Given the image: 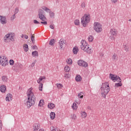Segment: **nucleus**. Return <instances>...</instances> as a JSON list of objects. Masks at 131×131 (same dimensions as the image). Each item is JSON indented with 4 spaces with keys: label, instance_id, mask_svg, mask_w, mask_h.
I'll return each instance as SVG.
<instances>
[{
    "label": "nucleus",
    "instance_id": "nucleus-1",
    "mask_svg": "<svg viewBox=\"0 0 131 131\" xmlns=\"http://www.w3.org/2000/svg\"><path fill=\"white\" fill-rule=\"evenodd\" d=\"M27 101L26 105L28 108H30L31 106H33L35 104V100L36 98L33 93V88H30L27 92Z\"/></svg>",
    "mask_w": 131,
    "mask_h": 131
},
{
    "label": "nucleus",
    "instance_id": "nucleus-2",
    "mask_svg": "<svg viewBox=\"0 0 131 131\" xmlns=\"http://www.w3.org/2000/svg\"><path fill=\"white\" fill-rule=\"evenodd\" d=\"M80 44L81 50L84 52H85V53H87V54H93V48H92V47L89 45L86 41L85 40H81Z\"/></svg>",
    "mask_w": 131,
    "mask_h": 131
},
{
    "label": "nucleus",
    "instance_id": "nucleus-3",
    "mask_svg": "<svg viewBox=\"0 0 131 131\" xmlns=\"http://www.w3.org/2000/svg\"><path fill=\"white\" fill-rule=\"evenodd\" d=\"M92 17L90 13L84 14L81 18V24L82 27H88V25L91 23Z\"/></svg>",
    "mask_w": 131,
    "mask_h": 131
},
{
    "label": "nucleus",
    "instance_id": "nucleus-4",
    "mask_svg": "<svg viewBox=\"0 0 131 131\" xmlns=\"http://www.w3.org/2000/svg\"><path fill=\"white\" fill-rule=\"evenodd\" d=\"M100 90L101 91L102 97H103V98H106V96H107L110 91L109 83L107 82L102 83Z\"/></svg>",
    "mask_w": 131,
    "mask_h": 131
},
{
    "label": "nucleus",
    "instance_id": "nucleus-5",
    "mask_svg": "<svg viewBox=\"0 0 131 131\" xmlns=\"http://www.w3.org/2000/svg\"><path fill=\"white\" fill-rule=\"evenodd\" d=\"M44 11L42 10V9H40L38 10V16L40 19L41 20L40 23L41 24H43V25H48V19H47V17L43 15Z\"/></svg>",
    "mask_w": 131,
    "mask_h": 131
},
{
    "label": "nucleus",
    "instance_id": "nucleus-6",
    "mask_svg": "<svg viewBox=\"0 0 131 131\" xmlns=\"http://www.w3.org/2000/svg\"><path fill=\"white\" fill-rule=\"evenodd\" d=\"M15 41V34L14 33H9L4 37V41L6 43Z\"/></svg>",
    "mask_w": 131,
    "mask_h": 131
},
{
    "label": "nucleus",
    "instance_id": "nucleus-7",
    "mask_svg": "<svg viewBox=\"0 0 131 131\" xmlns=\"http://www.w3.org/2000/svg\"><path fill=\"white\" fill-rule=\"evenodd\" d=\"M93 28L96 32L100 33L103 30L102 24L99 22H95L93 24Z\"/></svg>",
    "mask_w": 131,
    "mask_h": 131
},
{
    "label": "nucleus",
    "instance_id": "nucleus-8",
    "mask_svg": "<svg viewBox=\"0 0 131 131\" xmlns=\"http://www.w3.org/2000/svg\"><path fill=\"white\" fill-rule=\"evenodd\" d=\"M0 65L3 67H6L9 65V59H8L7 57L0 55Z\"/></svg>",
    "mask_w": 131,
    "mask_h": 131
},
{
    "label": "nucleus",
    "instance_id": "nucleus-9",
    "mask_svg": "<svg viewBox=\"0 0 131 131\" xmlns=\"http://www.w3.org/2000/svg\"><path fill=\"white\" fill-rule=\"evenodd\" d=\"M110 79H111L114 82L118 81V82H121V79L119 76L115 75L113 74H110L109 76Z\"/></svg>",
    "mask_w": 131,
    "mask_h": 131
},
{
    "label": "nucleus",
    "instance_id": "nucleus-10",
    "mask_svg": "<svg viewBox=\"0 0 131 131\" xmlns=\"http://www.w3.org/2000/svg\"><path fill=\"white\" fill-rule=\"evenodd\" d=\"M117 31H116V29L114 28H112L110 30V38L111 39H115V36H116L117 34Z\"/></svg>",
    "mask_w": 131,
    "mask_h": 131
},
{
    "label": "nucleus",
    "instance_id": "nucleus-11",
    "mask_svg": "<svg viewBox=\"0 0 131 131\" xmlns=\"http://www.w3.org/2000/svg\"><path fill=\"white\" fill-rule=\"evenodd\" d=\"M78 65L81 66V67H84V68H86L89 66L88 62H85L83 60H79L77 62Z\"/></svg>",
    "mask_w": 131,
    "mask_h": 131
},
{
    "label": "nucleus",
    "instance_id": "nucleus-12",
    "mask_svg": "<svg viewBox=\"0 0 131 131\" xmlns=\"http://www.w3.org/2000/svg\"><path fill=\"white\" fill-rule=\"evenodd\" d=\"M59 46L60 50H64V49H65V46H66V43H65V41L63 39H61L59 41Z\"/></svg>",
    "mask_w": 131,
    "mask_h": 131
},
{
    "label": "nucleus",
    "instance_id": "nucleus-13",
    "mask_svg": "<svg viewBox=\"0 0 131 131\" xmlns=\"http://www.w3.org/2000/svg\"><path fill=\"white\" fill-rule=\"evenodd\" d=\"M40 125L39 123H35L33 126V131H40Z\"/></svg>",
    "mask_w": 131,
    "mask_h": 131
},
{
    "label": "nucleus",
    "instance_id": "nucleus-14",
    "mask_svg": "<svg viewBox=\"0 0 131 131\" xmlns=\"http://www.w3.org/2000/svg\"><path fill=\"white\" fill-rule=\"evenodd\" d=\"M45 81H46V76H40L39 78L37 80V83H45Z\"/></svg>",
    "mask_w": 131,
    "mask_h": 131
},
{
    "label": "nucleus",
    "instance_id": "nucleus-15",
    "mask_svg": "<svg viewBox=\"0 0 131 131\" xmlns=\"http://www.w3.org/2000/svg\"><path fill=\"white\" fill-rule=\"evenodd\" d=\"M0 22L1 24H7V17L5 16L0 15Z\"/></svg>",
    "mask_w": 131,
    "mask_h": 131
},
{
    "label": "nucleus",
    "instance_id": "nucleus-16",
    "mask_svg": "<svg viewBox=\"0 0 131 131\" xmlns=\"http://www.w3.org/2000/svg\"><path fill=\"white\" fill-rule=\"evenodd\" d=\"M13 100V95L11 93H8L6 95V102H11Z\"/></svg>",
    "mask_w": 131,
    "mask_h": 131
},
{
    "label": "nucleus",
    "instance_id": "nucleus-17",
    "mask_svg": "<svg viewBox=\"0 0 131 131\" xmlns=\"http://www.w3.org/2000/svg\"><path fill=\"white\" fill-rule=\"evenodd\" d=\"M80 116L82 119H85V118L88 117V114L85 111H82L80 112Z\"/></svg>",
    "mask_w": 131,
    "mask_h": 131
},
{
    "label": "nucleus",
    "instance_id": "nucleus-18",
    "mask_svg": "<svg viewBox=\"0 0 131 131\" xmlns=\"http://www.w3.org/2000/svg\"><path fill=\"white\" fill-rule=\"evenodd\" d=\"M0 91L1 93H3V94H5L6 92L7 91V86L5 85H3L0 86Z\"/></svg>",
    "mask_w": 131,
    "mask_h": 131
},
{
    "label": "nucleus",
    "instance_id": "nucleus-19",
    "mask_svg": "<svg viewBox=\"0 0 131 131\" xmlns=\"http://www.w3.org/2000/svg\"><path fill=\"white\" fill-rule=\"evenodd\" d=\"M66 62L67 64H68V65H72V63H73V61H72V59L70 58H68L66 59Z\"/></svg>",
    "mask_w": 131,
    "mask_h": 131
},
{
    "label": "nucleus",
    "instance_id": "nucleus-20",
    "mask_svg": "<svg viewBox=\"0 0 131 131\" xmlns=\"http://www.w3.org/2000/svg\"><path fill=\"white\" fill-rule=\"evenodd\" d=\"M41 9L42 11H45L46 13H50L51 11V10L46 6H42Z\"/></svg>",
    "mask_w": 131,
    "mask_h": 131
},
{
    "label": "nucleus",
    "instance_id": "nucleus-21",
    "mask_svg": "<svg viewBox=\"0 0 131 131\" xmlns=\"http://www.w3.org/2000/svg\"><path fill=\"white\" fill-rule=\"evenodd\" d=\"M70 70H71V68H70L69 66L68 65L65 66L64 68V71H65V72H70Z\"/></svg>",
    "mask_w": 131,
    "mask_h": 131
},
{
    "label": "nucleus",
    "instance_id": "nucleus-22",
    "mask_svg": "<svg viewBox=\"0 0 131 131\" xmlns=\"http://www.w3.org/2000/svg\"><path fill=\"white\" fill-rule=\"evenodd\" d=\"M81 76L79 75H77L76 76V78H75V80L76 81H77L78 82H80V81H81Z\"/></svg>",
    "mask_w": 131,
    "mask_h": 131
},
{
    "label": "nucleus",
    "instance_id": "nucleus-23",
    "mask_svg": "<svg viewBox=\"0 0 131 131\" xmlns=\"http://www.w3.org/2000/svg\"><path fill=\"white\" fill-rule=\"evenodd\" d=\"M50 116L51 119L53 120L55 119V118H56V114H55V113L54 112H51L50 114Z\"/></svg>",
    "mask_w": 131,
    "mask_h": 131
},
{
    "label": "nucleus",
    "instance_id": "nucleus-24",
    "mask_svg": "<svg viewBox=\"0 0 131 131\" xmlns=\"http://www.w3.org/2000/svg\"><path fill=\"white\" fill-rule=\"evenodd\" d=\"M94 38L93 35H89L88 37V41H89V42H93V41H94Z\"/></svg>",
    "mask_w": 131,
    "mask_h": 131
},
{
    "label": "nucleus",
    "instance_id": "nucleus-25",
    "mask_svg": "<svg viewBox=\"0 0 131 131\" xmlns=\"http://www.w3.org/2000/svg\"><path fill=\"white\" fill-rule=\"evenodd\" d=\"M74 23L76 26H79L80 25V20H79V19H75L74 21Z\"/></svg>",
    "mask_w": 131,
    "mask_h": 131
},
{
    "label": "nucleus",
    "instance_id": "nucleus-26",
    "mask_svg": "<svg viewBox=\"0 0 131 131\" xmlns=\"http://www.w3.org/2000/svg\"><path fill=\"white\" fill-rule=\"evenodd\" d=\"M55 104L53 103H49L48 105V108H49V109H54V108H55Z\"/></svg>",
    "mask_w": 131,
    "mask_h": 131
},
{
    "label": "nucleus",
    "instance_id": "nucleus-27",
    "mask_svg": "<svg viewBox=\"0 0 131 131\" xmlns=\"http://www.w3.org/2000/svg\"><path fill=\"white\" fill-rule=\"evenodd\" d=\"M43 105H45V100H40L39 101L38 106L39 107H43Z\"/></svg>",
    "mask_w": 131,
    "mask_h": 131
},
{
    "label": "nucleus",
    "instance_id": "nucleus-28",
    "mask_svg": "<svg viewBox=\"0 0 131 131\" xmlns=\"http://www.w3.org/2000/svg\"><path fill=\"white\" fill-rule=\"evenodd\" d=\"M72 108L73 110H77L78 106H77V104L75 103V102H74L72 105Z\"/></svg>",
    "mask_w": 131,
    "mask_h": 131
},
{
    "label": "nucleus",
    "instance_id": "nucleus-29",
    "mask_svg": "<svg viewBox=\"0 0 131 131\" xmlns=\"http://www.w3.org/2000/svg\"><path fill=\"white\" fill-rule=\"evenodd\" d=\"M24 50L25 52H28L29 48H28V45L24 44L23 46Z\"/></svg>",
    "mask_w": 131,
    "mask_h": 131
},
{
    "label": "nucleus",
    "instance_id": "nucleus-30",
    "mask_svg": "<svg viewBox=\"0 0 131 131\" xmlns=\"http://www.w3.org/2000/svg\"><path fill=\"white\" fill-rule=\"evenodd\" d=\"M2 80L3 81V82H7V81H8V77H7V76H2Z\"/></svg>",
    "mask_w": 131,
    "mask_h": 131
},
{
    "label": "nucleus",
    "instance_id": "nucleus-31",
    "mask_svg": "<svg viewBox=\"0 0 131 131\" xmlns=\"http://www.w3.org/2000/svg\"><path fill=\"white\" fill-rule=\"evenodd\" d=\"M73 52L75 55H76L78 53V48L75 47L73 49Z\"/></svg>",
    "mask_w": 131,
    "mask_h": 131
},
{
    "label": "nucleus",
    "instance_id": "nucleus-32",
    "mask_svg": "<svg viewBox=\"0 0 131 131\" xmlns=\"http://www.w3.org/2000/svg\"><path fill=\"white\" fill-rule=\"evenodd\" d=\"M112 59L114 61H117V59H118V56H117V54H114L112 56Z\"/></svg>",
    "mask_w": 131,
    "mask_h": 131
},
{
    "label": "nucleus",
    "instance_id": "nucleus-33",
    "mask_svg": "<svg viewBox=\"0 0 131 131\" xmlns=\"http://www.w3.org/2000/svg\"><path fill=\"white\" fill-rule=\"evenodd\" d=\"M56 86L57 89H58V90H61V89L63 88V84L61 83H57L56 84Z\"/></svg>",
    "mask_w": 131,
    "mask_h": 131
},
{
    "label": "nucleus",
    "instance_id": "nucleus-34",
    "mask_svg": "<svg viewBox=\"0 0 131 131\" xmlns=\"http://www.w3.org/2000/svg\"><path fill=\"white\" fill-rule=\"evenodd\" d=\"M71 119L73 121H75L77 119V116L75 114H72L71 115Z\"/></svg>",
    "mask_w": 131,
    "mask_h": 131
},
{
    "label": "nucleus",
    "instance_id": "nucleus-35",
    "mask_svg": "<svg viewBox=\"0 0 131 131\" xmlns=\"http://www.w3.org/2000/svg\"><path fill=\"white\" fill-rule=\"evenodd\" d=\"M51 131H61L60 129L53 126L51 127Z\"/></svg>",
    "mask_w": 131,
    "mask_h": 131
},
{
    "label": "nucleus",
    "instance_id": "nucleus-36",
    "mask_svg": "<svg viewBox=\"0 0 131 131\" xmlns=\"http://www.w3.org/2000/svg\"><path fill=\"white\" fill-rule=\"evenodd\" d=\"M43 86V83H40L39 84L38 86V90L40 91V92H42V88Z\"/></svg>",
    "mask_w": 131,
    "mask_h": 131
},
{
    "label": "nucleus",
    "instance_id": "nucleus-37",
    "mask_svg": "<svg viewBox=\"0 0 131 131\" xmlns=\"http://www.w3.org/2000/svg\"><path fill=\"white\" fill-rule=\"evenodd\" d=\"M122 85V83H121V82H119V83H115V87L118 88L119 86H121Z\"/></svg>",
    "mask_w": 131,
    "mask_h": 131
},
{
    "label": "nucleus",
    "instance_id": "nucleus-38",
    "mask_svg": "<svg viewBox=\"0 0 131 131\" xmlns=\"http://www.w3.org/2000/svg\"><path fill=\"white\" fill-rule=\"evenodd\" d=\"M124 49L126 52H128V51H129V48L127 45H124Z\"/></svg>",
    "mask_w": 131,
    "mask_h": 131
},
{
    "label": "nucleus",
    "instance_id": "nucleus-39",
    "mask_svg": "<svg viewBox=\"0 0 131 131\" xmlns=\"http://www.w3.org/2000/svg\"><path fill=\"white\" fill-rule=\"evenodd\" d=\"M54 43H55V39H53L52 40H51L49 42V45L50 46H53Z\"/></svg>",
    "mask_w": 131,
    "mask_h": 131
},
{
    "label": "nucleus",
    "instance_id": "nucleus-40",
    "mask_svg": "<svg viewBox=\"0 0 131 131\" xmlns=\"http://www.w3.org/2000/svg\"><path fill=\"white\" fill-rule=\"evenodd\" d=\"M49 14H50V16L51 17V18H53L54 17H55V13L52 11H50L49 12Z\"/></svg>",
    "mask_w": 131,
    "mask_h": 131
},
{
    "label": "nucleus",
    "instance_id": "nucleus-41",
    "mask_svg": "<svg viewBox=\"0 0 131 131\" xmlns=\"http://www.w3.org/2000/svg\"><path fill=\"white\" fill-rule=\"evenodd\" d=\"M32 54L33 55V57H36L38 56V53L37 51H35L32 53Z\"/></svg>",
    "mask_w": 131,
    "mask_h": 131
},
{
    "label": "nucleus",
    "instance_id": "nucleus-42",
    "mask_svg": "<svg viewBox=\"0 0 131 131\" xmlns=\"http://www.w3.org/2000/svg\"><path fill=\"white\" fill-rule=\"evenodd\" d=\"M78 97L80 99H82L83 98V95H82V92H81L78 94Z\"/></svg>",
    "mask_w": 131,
    "mask_h": 131
},
{
    "label": "nucleus",
    "instance_id": "nucleus-43",
    "mask_svg": "<svg viewBox=\"0 0 131 131\" xmlns=\"http://www.w3.org/2000/svg\"><path fill=\"white\" fill-rule=\"evenodd\" d=\"M14 63H15V61L13 59H10L9 60V64L11 65V66H13L14 65Z\"/></svg>",
    "mask_w": 131,
    "mask_h": 131
},
{
    "label": "nucleus",
    "instance_id": "nucleus-44",
    "mask_svg": "<svg viewBox=\"0 0 131 131\" xmlns=\"http://www.w3.org/2000/svg\"><path fill=\"white\" fill-rule=\"evenodd\" d=\"M15 18H16V15L15 14H13L11 17H10V20L13 21L14 20H15Z\"/></svg>",
    "mask_w": 131,
    "mask_h": 131
},
{
    "label": "nucleus",
    "instance_id": "nucleus-45",
    "mask_svg": "<svg viewBox=\"0 0 131 131\" xmlns=\"http://www.w3.org/2000/svg\"><path fill=\"white\" fill-rule=\"evenodd\" d=\"M18 12H19V8H15L14 10V15H16V14H18Z\"/></svg>",
    "mask_w": 131,
    "mask_h": 131
},
{
    "label": "nucleus",
    "instance_id": "nucleus-46",
    "mask_svg": "<svg viewBox=\"0 0 131 131\" xmlns=\"http://www.w3.org/2000/svg\"><path fill=\"white\" fill-rule=\"evenodd\" d=\"M64 77H65V78H70V75H69V74H65Z\"/></svg>",
    "mask_w": 131,
    "mask_h": 131
},
{
    "label": "nucleus",
    "instance_id": "nucleus-47",
    "mask_svg": "<svg viewBox=\"0 0 131 131\" xmlns=\"http://www.w3.org/2000/svg\"><path fill=\"white\" fill-rule=\"evenodd\" d=\"M111 3L113 4H117V3H118V0H111Z\"/></svg>",
    "mask_w": 131,
    "mask_h": 131
},
{
    "label": "nucleus",
    "instance_id": "nucleus-48",
    "mask_svg": "<svg viewBox=\"0 0 131 131\" xmlns=\"http://www.w3.org/2000/svg\"><path fill=\"white\" fill-rule=\"evenodd\" d=\"M3 129V122L0 120V130Z\"/></svg>",
    "mask_w": 131,
    "mask_h": 131
},
{
    "label": "nucleus",
    "instance_id": "nucleus-49",
    "mask_svg": "<svg viewBox=\"0 0 131 131\" xmlns=\"http://www.w3.org/2000/svg\"><path fill=\"white\" fill-rule=\"evenodd\" d=\"M81 8H82L83 9H84V8H85V3H82L81 4Z\"/></svg>",
    "mask_w": 131,
    "mask_h": 131
},
{
    "label": "nucleus",
    "instance_id": "nucleus-50",
    "mask_svg": "<svg viewBox=\"0 0 131 131\" xmlns=\"http://www.w3.org/2000/svg\"><path fill=\"white\" fill-rule=\"evenodd\" d=\"M33 23H34V24H40V23L35 19L34 20Z\"/></svg>",
    "mask_w": 131,
    "mask_h": 131
},
{
    "label": "nucleus",
    "instance_id": "nucleus-51",
    "mask_svg": "<svg viewBox=\"0 0 131 131\" xmlns=\"http://www.w3.org/2000/svg\"><path fill=\"white\" fill-rule=\"evenodd\" d=\"M35 63H32L31 65L29 66L30 68H33L34 67Z\"/></svg>",
    "mask_w": 131,
    "mask_h": 131
},
{
    "label": "nucleus",
    "instance_id": "nucleus-52",
    "mask_svg": "<svg viewBox=\"0 0 131 131\" xmlns=\"http://www.w3.org/2000/svg\"><path fill=\"white\" fill-rule=\"evenodd\" d=\"M75 102H76V103H77V104H80V101L78 100L77 99H76L75 100Z\"/></svg>",
    "mask_w": 131,
    "mask_h": 131
},
{
    "label": "nucleus",
    "instance_id": "nucleus-53",
    "mask_svg": "<svg viewBox=\"0 0 131 131\" xmlns=\"http://www.w3.org/2000/svg\"><path fill=\"white\" fill-rule=\"evenodd\" d=\"M31 39L32 42H33V39H34V36H32L31 37Z\"/></svg>",
    "mask_w": 131,
    "mask_h": 131
},
{
    "label": "nucleus",
    "instance_id": "nucleus-54",
    "mask_svg": "<svg viewBox=\"0 0 131 131\" xmlns=\"http://www.w3.org/2000/svg\"><path fill=\"white\" fill-rule=\"evenodd\" d=\"M50 28H51V29H54V26H53V25H51L50 26Z\"/></svg>",
    "mask_w": 131,
    "mask_h": 131
},
{
    "label": "nucleus",
    "instance_id": "nucleus-55",
    "mask_svg": "<svg viewBox=\"0 0 131 131\" xmlns=\"http://www.w3.org/2000/svg\"><path fill=\"white\" fill-rule=\"evenodd\" d=\"M24 37L25 38H26V39H28V36H27V35H25Z\"/></svg>",
    "mask_w": 131,
    "mask_h": 131
},
{
    "label": "nucleus",
    "instance_id": "nucleus-56",
    "mask_svg": "<svg viewBox=\"0 0 131 131\" xmlns=\"http://www.w3.org/2000/svg\"><path fill=\"white\" fill-rule=\"evenodd\" d=\"M33 48L34 49V50H36V49H37V47L35 46H34L33 47Z\"/></svg>",
    "mask_w": 131,
    "mask_h": 131
},
{
    "label": "nucleus",
    "instance_id": "nucleus-57",
    "mask_svg": "<svg viewBox=\"0 0 131 131\" xmlns=\"http://www.w3.org/2000/svg\"><path fill=\"white\" fill-rule=\"evenodd\" d=\"M24 36H25V35H24V34H21L20 35V37H21V38H23V37H24Z\"/></svg>",
    "mask_w": 131,
    "mask_h": 131
}]
</instances>
